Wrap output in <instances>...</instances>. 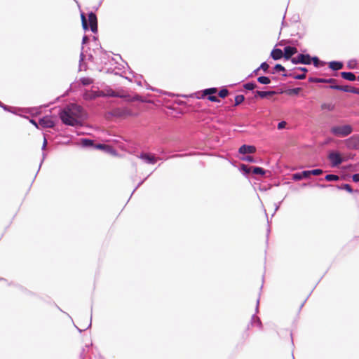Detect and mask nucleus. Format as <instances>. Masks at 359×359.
Masks as SVG:
<instances>
[{
	"label": "nucleus",
	"mask_w": 359,
	"mask_h": 359,
	"mask_svg": "<svg viewBox=\"0 0 359 359\" xmlns=\"http://www.w3.org/2000/svg\"><path fill=\"white\" fill-rule=\"evenodd\" d=\"M83 116L82 107L76 104L67 105L60 113L62 123L72 126L80 124Z\"/></svg>",
	"instance_id": "f257e3e1"
},
{
	"label": "nucleus",
	"mask_w": 359,
	"mask_h": 359,
	"mask_svg": "<svg viewBox=\"0 0 359 359\" xmlns=\"http://www.w3.org/2000/svg\"><path fill=\"white\" fill-rule=\"evenodd\" d=\"M353 132V128L351 125L334 126L330 128V133L336 136L344 137L349 135Z\"/></svg>",
	"instance_id": "f03ea898"
},
{
	"label": "nucleus",
	"mask_w": 359,
	"mask_h": 359,
	"mask_svg": "<svg viewBox=\"0 0 359 359\" xmlns=\"http://www.w3.org/2000/svg\"><path fill=\"white\" fill-rule=\"evenodd\" d=\"M111 115L118 117L126 118L128 116H137V113L133 112L128 107H122V108H116L114 109L111 112Z\"/></svg>",
	"instance_id": "7ed1b4c3"
},
{
	"label": "nucleus",
	"mask_w": 359,
	"mask_h": 359,
	"mask_svg": "<svg viewBox=\"0 0 359 359\" xmlns=\"http://www.w3.org/2000/svg\"><path fill=\"white\" fill-rule=\"evenodd\" d=\"M293 64L310 65L311 63V57L309 54H299L296 57L291 58Z\"/></svg>",
	"instance_id": "20e7f679"
},
{
	"label": "nucleus",
	"mask_w": 359,
	"mask_h": 359,
	"mask_svg": "<svg viewBox=\"0 0 359 359\" xmlns=\"http://www.w3.org/2000/svg\"><path fill=\"white\" fill-rule=\"evenodd\" d=\"M329 160L331 161L333 167L338 166L343 161L342 158L339 152H330L328 156Z\"/></svg>",
	"instance_id": "39448f33"
},
{
	"label": "nucleus",
	"mask_w": 359,
	"mask_h": 359,
	"mask_svg": "<svg viewBox=\"0 0 359 359\" xmlns=\"http://www.w3.org/2000/svg\"><path fill=\"white\" fill-rule=\"evenodd\" d=\"M89 27L93 33L97 32V19L96 15L91 12L88 14Z\"/></svg>",
	"instance_id": "423d86ee"
},
{
	"label": "nucleus",
	"mask_w": 359,
	"mask_h": 359,
	"mask_svg": "<svg viewBox=\"0 0 359 359\" xmlns=\"http://www.w3.org/2000/svg\"><path fill=\"white\" fill-rule=\"evenodd\" d=\"M39 125L41 128H53L55 122L50 116H46L39 119Z\"/></svg>",
	"instance_id": "0eeeda50"
},
{
	"label": "nucleus",
	"mask_w": 359,
	"mask_h": 359,
	"mask_svg": "<svg viewBox=\"0 0 359 359\" xmlns=\"http://www.w3.org/2000/svg\"><path fill=\"white\" fill-rule=\"evenodd\" d=\"M297 53V48L292 46H286L284 48L283 56L285 60H291L293 55Z\"/></svg>",
	"instance_id": "6e6552de"
},
{
	"label": "nucleus",
	"mask_w": 359,
	"mask_h": 359,
	"mask_svg": "<svg viewBox=\"0 0 359 359\" xmlns=\"http://www.w3.org/2000/svg\"><path fill=\"white\" fill-rule=\"evenodd\" d=\"M140 158L149 164H154L157 161L155 156L151 154L142 153L140 154Z\"/></svg>",
	"instance_id": "1a4fd4ad"
},
{
	"label": "nucleus",
	"mask_w": 359,
	"mask_h": 359,
	"mask_svg": "<svg viewBox=\"0 0 359 359\" xmlns=\"http://www.w3.org/2000/svg\"><path fill=\"white\" fill-rule=\"evenodd\" d=\"M103 95L102 92H95V91H87L83 94V98L86 100H94L97 97H100Z\"/></svg>",
	"instance_id": "9d476101"
},
{
	"label": "nucleus",
	"mask_w": 359,
	"mask_h": 359,
	"mask_svg": "<svg viewBox=\"0 0 359 359\" xmlns=\"http://www.w3.org/2000/svg\"><path fill=\"white\" fill-rule=\"evenodd\" d=\"M238 151L239 153L242 154H253L256 151V148L255 146L244 144L239 148Z\"/></svg>",
	"instance_id": "9b49d317"
},
{
	"label": "nucleus",
	"mask_w": 359,
	"mask_h": 359,
	"mask_svg": "<svg viewBox=\"0 0 359 359\" xmlns=\"http://www.w3.org/2000/svg\"><path fill=\"white\" fill-rule=\"evenodd\" d=\"M271 56L275 60L281 59L284 57L283 51L279 48H274L271 53Z\"/></svg>",
	"instance_id": "f8f14e48"
},
{
	"label": "nucleus",
	"mask_w": 359,
	"mask_h": 359,
	"mask_svg": "<svg viewBox=\"0 0 359 359\" xmlns=\"http://www.w3.org/2000/svg\"><path fill=\"white\" fill-rule=\"evenodd\" d=\"M307 177H309V170H304L302 172L294 173L292 175V179L294 180H301L303 178H307Z\"/></svg>",
	"instance_id": "ddd939ff"
},
{
	"label": "nucleus",
	"mask_w": 359,
	"mask_h": 359,
	"mask_svg": "<svg viewBox=\"0 0 359 359\" xmlns=\"http://www.w3.org/2000/svg\"><path fill=\"white\" fill-rule=\"evenodd\" d=\"M341 76L344 79H346L348 81H355L356 79L355 74L352 72H341Z\"/></svg>",
	"instance_id": "4468645a"
},
{
	"label": "nucleus",
	"mask_w": 359,
	"mask_h": 359,
	"mask_svg": "<svg viewBox=\"0 0 359 359\" xmlns=\"http://www.w3.org/2000/svg\"><path fill=\"white\" fill-rule=\"evenodd\" d=\"M309 81L313 83H320V82H336L337 80L334 79H318V78H309Z\"/></svg>",
	"instance_id": "2eb2a0df"
},
{
	"label": "nucleus",
	"mask_w": 359,
	"mask_h": 359,
	"mask_svg": "<svg viewBox=\"0 0 359 359\" xmlns=\"http://www.w3.org/2000/svg\"><path fill=\"white\" fill-rule=\"evenodd\" d=\"M329 67L332 70L337 71V70H339V69H342L343 64L341 62L333 61V62H330L329 63Z\"/></svg>",
	"instance_id": "dca6fc26"
},
{
	"label": "nucleus",
	"mask_w": 359,
	"mask_h": 359,
	"mask_svg": "<svg viewBox=\"0 0 359 359\" xmlns=\"http://www.w3.org/2000/svg\"><path fill=\"white\" fill-rule=\"evenodd\" d=\"M283 76H286V77H292L294 79H299V80L304 79L306 78L305 74H295L294 73H290V74H283Z\"/></svg>",
	"instance_id": "f3484780"
},
{
	"label": "nucleus",
	"mask_w": 359,
	"mask_h": 359,
	"mask_svg": "<svg viewBox=\"0 0 359 359\" xmlns=\"http://www.w3.org/2000/svg\"><path fill=\"white\" fill-rule=\"evenodd\" d=\"M330 88L344 92H349L351 87H349L348 86L331 85Z\"/></svg>",
	"instance_id": "a211bd4d"
},
{
	"label": "nucleus",
	"mask_w": 359,
	"mask_h": 359,
	"mask_svg": "<svg viewBox=\"0 0 359 359\" xmlns=\"http://www.w3.org/2000/svg\"><path fill=\"white\" fill-rule=\"evenodd\" d=\"M217 92V89L216 88H210L205 89L203 91V94L201 97H204L206 95H212L215 94Z\"/></svg>",
	"instance_id": "6ab92c4d"
},
{
	"label": "nucleus",
	"mask_w": 359,
	"mask_h": 359,
	"mask_svg": "<svg viewBox=\"0 0 359 359\" xmlns=\"http://www.w3.org/2000/svg\"><path fill=\"white\" fill-rule=\"evenodd\" d=\"M276 93L275 91H256V95L262 98H264L268 95H273Z\"/></svg>",
	"instance_id": "aec40b11"
},
{
	"label": "nucleus",
	"mask_w": 359,
	"mask_h": 359,
	"mask_svg": "<svg viewBox=\"0 0 359 359\" xmlns=\"http://www.w3.org/2000/svg\"><path fill=\"white\" fill-rule=\"evenodd\" d=\"M252 172L255 175H264L265 170L259 167H252Z\"/></svg>",
	"instance_id": "412c9836"
},
{
	"label": "nucleus",
	"mask_w": 359,
	"mask_h": 359,
	"mask_svg": "<svg viewBox=\"0 0 359 359\" xmlns=\"http://www.w3.org/2000/svg\"><path fill=\"white\" fill-rule=\"evenodd\" d=\"M311 62L316 67H322L325 65L324 62L320 61L317 57H311Z\"/></svg>",
	"instance_id": "4be33fe9"
},
{
	"label": "nucleus",
	"mask_w": 359,
	"mask_h": 359,
	"mask_svg": "<svg viewBox=\"0 0 359 359\" xmlns=\"http://www.w3.org/2000/svg\"><path fill=\"white\" fill-rule=\"evenodd\" d=\"M257 81L262 84H269L271 80L267 76H259L257 78Z\"/></svg>",
	"instance_id": "5701e85b"
},
{
	"label": "nucleus",
	"mask_w": 359,
	"mask_h": 359,
	"mask_svg": "<svg viewBox=\"0 0 359 359\" xmlns=\"http://www.w3.org/2000/svg\"><path fill=\"white\" fill-rule=\"evenodd\" d=\"M325 180H327L328 182L337 181L339 180V177L336 175L330 174V175H327L325 177Z\"/></svg>",
	"instance_id": "b1692460"
},
{
	"label": "nucleus",
	"mask_w": 359,
	"mask_h": 359,
	"mask_svg": "<svg viewBox=\"0 0 359 359\" xmlns=\"http://www.w3.org/2000/svg\"><path fill=\"white\" fill-rule=\"evenodd\" d=\"M81 18L82 27H83V29L87 30L88 29V25L87 20L86 18L85 15L82 13L81 15Z\"/></svg>",
	"instance_id": "393cba45"
},
{
	"label": "nucleus",
	"mask_w": 359,
	"mask_h": 359,
	"mask_svg": "<svg viewBox=\"0 0 359 359\" xmlns=\"http://www.w3.org/2000/svg\"><path fill=\"white\" fill-rule=\"evenodd\" d=\"M245 100V97L243 95H236L235 97V105L237 106L242 103Z\"/></svg>",
	"instance_id": "a878e982"
},
{
	"label": "nucleus",
	"mask_w": 359,
	"mask_h": 359,
	"mask_svg": "<svg viewBox=\"0 0 359 359\" xmlns=\"http://www.w3.org/2000/svg\"><path fill=\"white\" fill-rule=\"evenodd\" d=\"M269 68V65L266 62H263L261 64L260 67L255 71V73L257 74V72L261 69L264 72H267Z\"/></svg>",
	"instance_id": "bb28decb"
},
{
	"label": "nucleus",
	"mask_w": 359,
	"mask_h": 359,
	"mask_svg": "<svg viewBox=\"0 0 359 359\" xmlns=\"http://www.w3.org/2000/svg\"><path fill=\"white\" fill-rule=\"evenodd\" d=\"M309 176L311 175H320L323 174V170H321V169H315V170H309Z\"/></svg>",
	"instance_id": "cd10ccee"
},
{
	"label": "nucleus",
	"mask_w": 359,
	"mask_h": 359,
	"mask_svg": "<svg viewBox=\"0 0 359 359\" xmlns=\"http://www.w3.org/2000/svg\"><path fill=\"white\" fill-rule=\"evenodd\" d=\"M228 94H229V91L227 89H225V88L219 90V92L218 93L219 96L222 98L226 97L228 95Z\"/></svg>",
	"instance_id": "c85d7f7f"
},
{
	"label": "nucleus",
	"mask_w": 359,
	"mask_h": 359,
	"mask_svg": "<svg viewBox=\"0 0 359 359\" xmlns=\"http://www.w3.org/2000/svg\"><path fill=\"white\" fill-rule=\"evenodd\" d=\"M340 189H344V190L347 191L349 193H352L353 192V189H352L351 185L348 184H342L341 186Z\"/></svg>",
	"instance_id": "c756f323"
},
{
	"label": "nucleus",
	"mask_w": 359,
	"mask_h": 359,
	"mask_svg": "<svg viewBox=\"0 0 359 359\" xmlns=\"http://www.w3.org/2000/svg\"><path fill=\"white\" fill-rule=\"evenodd\" d=\"M243 86L245 89L250 90H253L257 87L256 84H255L253 83H247Z\"/></svg>",
	"instance_id": "7c9ffc66"
},
{
	"label": "nucleus",
	"mask_w": 359,
	"mask_h": 359,
	"mask_svg": "<svg viewBox=\"0 0 359 359\" xmlns=\"http://www.w3.org/2000/svg\"><path fill=\"white\" fill-rule=\"evenodd\" d=\"M81 82L84 86L90 85L93 83V80L90 78H83L81 79Z\"/></svg>",
	"instance_id": "2f4dec72"
},
{
	"label": "nucleus",
	"mask_w": 359,
	"mask_h": 359,
	"mask_svg": "<svg viewBox=\"0 0 359 359\" xmlns=\"http://www.w3.org/2000/svg\"><path fill=\"white\" fill-rule=\"evenodd\" d=\"M81 141L82 144L86 147L92 146L93 144V142L89 139H83Z\"/></svg>",
	"instance_id": "473e14b6"
},
{
	"label": "nucleus",
	"mask_w": 359,
	"mask_h": 359,
	"mask_svg": "<svg viewBox=\"0 0 359 359\" xmlns=\"http://www.w3.org/2000/svg\"><path fill=\"white\" fill-rule=\"evenodd\" d=\"M274 69L276 72H285V68L280 64L276 65L274 67Z\"/></svg>",
	"instance_id": "72a5a7b5"
},
{
	"label": "nucleus",
	"mask_w": 359,
	"mask_h": 359,
	"mask_svg": "<svg viewBox=\"0 0 359 359\" xmlns=\"http://www.w3.org/2000/svg\"><path fill=\"white\" fill-rule=\"evenodd\" d=\"M242 170L246 173H250L252 172V167H248L246 165H242Z\"/></svg>",
	"instance_id": "f704fd0d"
},
{
	"label": "nucleus",
	"mask_w": 359,
	"mask_h": 359,
	"mask_svg": "<svg viewBox=\"0 0 359 359\" xmlns=\"http://www.w3.org/2000/svg\"><path fill=\"white\" fill-rule=\"evenodd\" d=\"M95 148L104 150V149H108L109 146H107L106 144H98L95 145Z\"/></svg>",
	"instance_id": "c9c22d12"
},
{
	"label": "nucleus",
	"mask_w": 359,
	"mask_h": 359,
	"mask_svg": "<svg viewBox=\"0 0 359 359\" xmlns=\"http://www.w3.org/2000/svg\"><path fill=\"white\" fill-rule=\"evenodd\" d=\"M208 99L211 102H219V100L217 98V97L213 95H209Z\"/></svg>",
	"instance_id": "e433bc0d"
},
{
	"label": "nucleus",
	"mask_w": 359,
	"mask_h": 359,
	"mask_svg": "<svg viewBox=\"0 0 359 359\" xmlns=\"http://www.w3.org/2000/svg\"><path fill=\"white\" fill-rule=\"evenodd\" d=\"M287 125L286 122L285 121H281L278 124V130H281L283 128H284L285 127V126Z\"/></svg>",
	"instance_id": "4c0bfd02"
},
{
	"label": "nucleus",
	"mask_w": 359,
	"mask_h": 359,
	"mask_svg": "<svg viewBox=\"0 0 359 359\" xmlns=\"http://www.w3.org/2000/svg\"><path fill=\"white\" fill-rule=\"evenodd\" d=\"M243 161H248V162H254V158L252 156H247L242 158Z\"/></svg>",
	"instance_id": "58836bf2"
},
{
	"label": "nucleus",
	"mask_w": 359,
	"mask_h": 359,
	"mask_svg": "<svg viewBox=\"0 0 359 359\" xmlns=\"http://www.w3.org/2000/svg\"><path fill=\"white\" fill-rule=\"evenodd\" d=\"M349 92L359 95V88L351 87Z\"/></svg>",
	"instance_id": "ea45409f"
},
{
	"label": "nucleus",
	"mask_w": 359,
	"mask_h": 359,
	"mask_svg": "<svg viewBox=\"0 0 359 359\" xmlns=\"http://www.w3.org/2000/svg\"><path fill=\"white\" fill-rule=\"evenodd\" d=\"M352 179L355 182H359V173L353 175Z\"/></svg>",
	"instance_id": "a19ab883"
},
{
	"label": "nucleus",
	"mask_w": 359,
	"mask_h": 359,
	"mask_svg": "<svg viewBox=\"0 0 359 359\" xmlns=\"http://www.w3.org/2000/svg\"><path fill=\"white\" fill-rule=\"evenodd\" d=\"M296 69H298V70L302 71V72H303V74H306V72H307V71H308V70H307V69H306V67H297V68H296Z\"/></svg>",
	"instance_id": "79ce46f5"
},
{
	"label": "nucleus",
	"mask_w": 359,
	"mask_h": 359,
	"mask_svg": "<svg viewBox=\"0 0 359 359\" xmlns=\"http://www.w3.org/2000/svg\"><path fill=\"white\" fill-rule=\"evenodd\" d=\"M299 90H300V88H297L292 89L291 90V92L293 93L297 94V93H298L299 92Z\"/></svg>",
	"instance_id": "37998d69"
},
{
	"label": "nucleus",
	"mask_w": 359,
	"mask_h": 359,
	"mask_svg": "<svg viewBox=\"0 0 359 359\" xmlns=\"http://www.w3.org/2000/svg\"><path fill=\"white\" fill-rule=\"evenodd\" d=\"M355 137L353 136V137H351V138L348 139V140H346L347 143L351 142V141H353V140H355Z\"/></svg>",
	"instance_id": "c03bdc74"
},
{
	"label": "nucleus",
	"mask_w": 359,
	"mask_h": 359,
	"mask_svg": "<svg viewBox=\"0 0 359 359\" xmlns=\"http://www.w3.org/2000/svg\"><path fill=\"white\" fill-rule=\"evenodd\" d=\"M88 40V37L86 36H85L83 38V43H86Z\"/></svg>",
	"instance_id": "a18cd8bd"
},
{
	"label": "nucleus",
	"mask_w": 359,
	"mask_h": 359,
	"mask_svg": "<svg viewBox=\"0 0 359 359\" xmlns=\"http://www.w3.org/2000/svg\"><path fill=\"white\" fill-rule=\"evenodd\" d=\"M329 185H326V184H320L319 185V187H322V188H325V187H327Z\"/></svg>",
	"instance_id": "49530a36"
},
{
	"label": "nucleus",
	"mask_w": 359,
	"mask_h": 359,
	"mask_svg": "<svg viewBox=\"0 0 359 359\" xmlns=\"http://www.w3.org/2000/svg\"><path fill=\"white\" fill-rule=\"evenodd\" d=\"M325 83H326V84L331 83L332 85H336L335 83H337V81L336 82H325Z\"/></svg>",
	"instance_id": "de8ad7c7"
},
{
	"label": "nucleus",
	"mask_w": 359,
	"mask_h": 359,
	"mask_svg": "<svg viewBox=\"0 0 359 359\" xmlns=\"http://www.w3.org/2000/svg\"><path fill=\"white\" fill-rule=\"evenodd\" d=\"M32 123H34V125H36V126L37 128H39L38 125L35 123V121H33V120H32Z\"/></svg>",
	"instance_id": "09e8293b"
},
{
	"label": "nucleus",
	"mask_w": 359,
	"mask_h": 359,
	"mask_svg": "<svg viewBox=\"0 0 359 359\" xmlns=\"http://www.w3.org/2000/svg\"><path fill=\"white\" fill-rule=\"evenodd\" d=\"M111 96H114V97L117 96V95H116V94H114V93L111 94Z\"/></svg>",
	"instance_id": "8fccbe9b"
},
{
	"label": "nucleus",
	"mask_w": 359,
	"mask_h": 359,
	"mask_svg": "<svg viewBox=\"0 0 359 359\" xmlns=\"http://www.w3.org/2000/svg\"><path fill=\"white\" fill-rule=\"evenodd\" d=\"M355 192L356 193H358L359 194V190H355Z\"/></svg>",
	"instance_id": "3c124183"
},
{
	"label": "nucleus",
	"mask_w": 359,
	"mask_h": 359,
	"mask_svg": "<svg viewBox=\"0 0 359 359\" xmlns=\"http://www.w3.org/2000/svg\"><path fill=\"white\" fill-rule=\"evenodd\" d=\"M0 106H2V103L0 102Z\"/></svg>",
	"instance_id": "603ef678"
},
{
	"label": "nucleus",
	"mask_w": 359,
	"mask_h": 359,
	"mask_svg": "<svg viewBox=\"0 0 359 359\" xmlns=\"http://www.w3.org/2000/svg\"><path fill=\"white\" fill-rule=\"evenodd\" d=\"M358 80L359 81V76H358Z\"/></svg>",
	"instance_id": "864d4df0"
},
{
	"label": "nucleus",
	"mask_w": 359,
	"mask_h": 359,
	"mask_svg": "<svg viewBox=\"0 0 359 359\" xmlns=\"http://www.w3.org/2000/svg\"><path fill=\"white\" fill-rule=\"evenodd\" d=\"M358 207H359V204H358Z\"/></svg>",
	"instance_id": "5fc2aeb1"
}]
</instances>
